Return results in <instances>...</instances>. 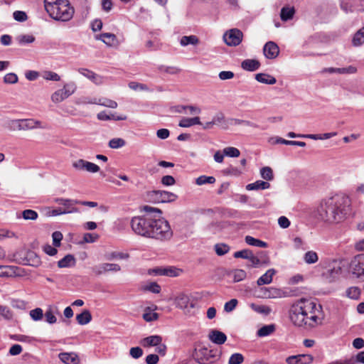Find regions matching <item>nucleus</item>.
Listing matches in <instances>:
<instances>
[{"mask_svg":"<svg viewBox=\"0 0 364 364\" xmlns=\"http://www.w3.org/2000/svg\"><path fill=\"white\" fill-rule=\"evenodd\" d=\"M238 301L236 299H232L229 301L226 302L224 306V311L226 312L232 311L237 306Z\"/></svg>","mask_w":364,"mask_h":364,"instance_id":"e2e57ef3","label":"nucleus"},{"mask_svg":"<svg viewBox=\"0 0 364 364\" xmlns=\"http://www.w3.org/2000/svg\"><path fill=\"white\" fill-rule=\"evenodd\" d=\"M143 318L147 322H151L157 320L159 318V314L157 313L151 312V309L148 307L146 309V312L143 314Z\"/></svg>","mask_w":364,"mask_h":364,"instance_id":"3c124183","label":"nucleus"},{"mask_svg":"<svg viewBox=\"0 0 364 364\" xmlns=\"http://www.w3.org/2000/svg\"><path fill=\"white\" fill-rule=\"evenodd\" d=\"M38 214L36 211L31 209L25 210L22 212V217L24 220H35L38 218Z\"/></svg>","mask_w":364,"mask_h":364,"instance_id":"49530a36","label":"nucleus"},{"mask_svg":"<svg viewBox=\"0 0 364 364\" xmlns=\"http://www.w3.org/2000/svg\"><path fill=\"white\" fill-rule=\"evenodd\" d=\"M6 128L10 131H21V119H11L6 122Z\"/></svg>","mask_w":364,"mask_h":364,"instance_id":"c03bdc74","label":"nucleus"},{"mask_svg":"<svg viewBox=\"0 0 364 364\" xmlns=\"http://www.w3.org/2000/svg\"><path fill=\"white\" fill-rule=\"evenodd\" d=\"M18 77L16 74L9 73L4 75V82L6 84H15L18 82Z\"/></svg>","mask_w":364,"mask_h":364,"instance_id":"4d7b16f0","label":"nucleus"},{"mask_svg":"<svg viewBox=\"0 0 364 364\" xmlns=\"http://www.w3.org/2000/svg\"><path fill=\"white\" fill-rule=\"evenodd\" d=\"M313 360L314 357L309 354H299L286 358L287 364H310Z\"/></svg>","mask_w":364,"mask_h":364,"instance_id":"f8f14e48","label":"nucleus"},{"mask_svg":"<svg viewBox=\"0 0 364 364\" xmlns=\"http://www.w3.org/2000/svg\"><path fill=\"white\" fill-rule=\"evenodd\" d=\"M352 43L354 46H360L364 43V26L354 34Z\"/></svg>","mask_w":364,"mask_h":364,"instance_id":"f704fd0d","label":"nucleus"},{"mask_svg":"<svg viewBox=\"0 0 364 364\" xmlns=\"http://www.w3.org/2000/svg\"><path fill=\"white\" fill-rule=\"evenodd\" d=\"M58 357L65 364H78L80 362L78 356L75 353H60Z\"/></svg>","mask_w":364,"mask_h":364,"instance_id":"aec40b11","label":"nucleus"},{"mask_svg":"<svg viewBox=\"0 0 364 364\" xmlns=\"http://www.w3.org/2000/svg\"><path fill=\"white\" fill-rule=\"evenodd\" d=\"M92 273L96 276H100L107 272H117L121 270V267L117 264L114 263H102L92 267Z\"/></svg>","mask_w":364,"mask_h":364,"instance_id":"9d476101","label":"nucleus"},{"mask_svg":"<svg viewBox=\"0 0 364 364\" xmlns=\"http://www.w3.org/2000/svg\"><path fill=\"white\" fill-rule=\"evenodd\" d=\"M352 274L364 281V254H359L354 257L350 262Z\"/></svg>","mask_w":364,"mask_h":364,"instance_id":"423d86ee","label":"nucleus"},{"mask_svg":"<svg viewBox=\"0 0 364 364\" xmlns=\"http://www.w3.org/2000/svg\"><path fill=\"white\" fill-rule=\"evenodd\" d=\"M14 18L18 22H24L28 19V16L26 12L22 11H16L13 14Z\"/></svg>","mask_w":364,"mask_h":364,"instance_id":"bf43d9fd","label":"nucleus"},{"mask_svg":"<svg viewBox=\"0 0 364 364\" xmlns=\"http://www.w3.org/2000/svg\"><path fill=\"white\" fill-rule=\"evenodd\" d=\"M255 79L258 82L267 85H274L277 82L274 77L267 73H257L255 75Z\"/></svg>","mask_w":364,"mask_h":364,"instance_id":"c85d7f7f","label":"nucleus"},{"mask_svg":"<svg viewBox=\"0 0 364 364\" xmlns=\"http://www.w3.org/2000/svg\"><path fill=\"white\" fill-rule=\"evenodd\" d=\"M230 250V247L224 243L216 244L215 245V251L219 256H223L228 253Z\"/></svg>","mask_w":364,"mask_h":364,"instance_id":"a18cd8bd","label":"nucleus"},{"mask_svg":"<svg viewBox=\"0 0 364 364\" xmlns=\"http://www.w3.org/2000/svg\"><path fill=\"white\" fill-rule=\"evenodd\" d=\"M17 40L21 45H25L34 42L35 37L32 35H21L17 38Z\"/></svg>","mask_w":364,"mask_h":364,"instance_id":"5fc2aeb1","label":"nucleus"},{"mask_svg":"<svg viewBox=\"0 0 364 364\" xmlns=\"http://www.w3.org/2000/svg\"><path fill=\"white\" fill-rule=\"evenodd\" d=\"M129 257V254L120 252H112L105 255V258L107 260L114 259H127Z\"/></svg>","mask_w":364,"mask_h":364,"instance_id":"4c0bfd02","label":"nucleus"},{"mask_svg":"<svg viewBox=\"0 0 364 364\" xmlns=\"http://www.w3.org/2000/svg\"><path fill=\"white\" fill-rule=\"evenodd\" d=\"M263 53L267 58L274 59L278 56L279 49L275 43L273 41H269L264 45L263 48Z\"/></svg>","mask_w":364,"mask_h":364,"instance_id":"ddd939ff","label":"nucleus"},{"mask_svg":"<svg viewBox=\"0 0 364 364\" xmlns=\"http://www.w3.org/2000/svg\"><path fill=\"white\" fill-rule=\"evenodd\" d=\"M125 141L122 138H114L109 141V146L112 149H119L125 145Z\"/></svg>","mask_w":364,"mask_h":364,"instance_id":"de8ad7c7","label":"nucleus"},{"mask_svg":"<svg viewBox=\"0 0 364 364\" xmlns=\"http://www.w3.org/2000/svg\"><path fill=\"white\" fill-rule=\"evenodd\" d=\"M246 277V272L243 269H237L233 273V281L238 282L243 280Z\"/></svg>","mask_w":364,"mask_h":364,"instance_id":"680f3d73","label":"nucleus"},{"mask_svg":"<svg viewBox=\"0 0 364 364\" xmlns=\"http://www.w3.org/2000/svg\"><path fill=\"white\" fill-rule=\"evenodd\" d=\"M269 187V183L258 180L254 183L247 184L246 186V189L247 191H257L268 189Z\"/></svg>","mask_w":364,"mask_h":364,"instance_id":"cd10ccee","label":"nucleus"},{"mask_svg":"<svg viewBox=\"0 0 364 364\" xmlns=\"http://www.w3.org/2000/svg\"><path fill=\"white\" fill-rule=\"evenodd\" d=\"M243 33L237 28H232L223 35V40L228 46H237L242 40Z\"/></svg>","mask_w":364,"mask_h":364,"instance_id":"0eeeda50","label":"nucleus"},{"mask_svg":"<svg viewBox=\"0 0 364 364\" xmlns=\"http://www.w3.org/2000/svg\"><path fill=\"white\" fill-rule=\"evenodd\" d=\"M276 271L274 269H268L263 275H262L257 281L258 286L269 284L272 282L273 276Z\"/></svg>","mask_w":364,"mask_h":364,"instance_id":"a878e982","label":"nucleus"},{"mask_svg":"<svg viewBox=\"0 0 364 364\" xmlns=\"http://www.w3.org/2000/svg\"><path fill=\"white\" fill-rule=\"evenodd\" d=\"M347 359V364H355L356 363H360L364 364V351H360L355 356H352Z\"/></svg>","mask_w":364,"mask_h":364,"instance_id":"37998d69","label":"nucleus"},{"mask_svg":"<svg viewBox=\"0 0 364 364\" xmlns=\"http://www.w3.org/2000/svg\"><path fill=\"white\" fill-rule=\"evenodd\" d=\"M180 43L182 46H186L188 45H196L198 43V38L196 36H183L180 41Z\"/></svg>","mask_w":364,"mask_h":364,"instance_id":"58836bf2","label":"nucleus"},{"mask_svg":"<svg viewBox=\"0 0 364 364\" xmlns=\"http://www.w3.org/2000/svg\"><path fill=\"white\" fill-rule=\"evenodd\" d=\"M99 238V235L96 233L87 232L84 234L83 240L85 242L92 243Z\"/></svg>","mask_w":364,"mask_h":364,"instance_id":"774afa93","label":"nucleus"},{"mask_svg":"<svg viewBox=\"0 0 364 364\" xmlns=\"http://www.w3.org/2000/svg\"><path fill=\"white\" fill-rule=\"evenodd\" d=\"M272 144H282L285 145L298 146L301 147H304L306 146V143L304 141L286 140L278 136L272 139Z\"/></svg>","mask_w":364,"mask_h":364,"instance_id":"c756f323","label":"nucleus"},{"mask_svg":"<svg viewBox=\"0 0 364 364\" xmlns=\"http://www.w3.org/2000/svg\"><path fill=\"white\" fill-rule=\"evenodd\" d=\"M129 87L133 90H149L148 87L145 84L136 82H131L129 83Z\"/></svg>","mask_w":364,"mask_h":364,"instance_id":"0e129e2a","label":"nucleus"},{"mask_svg":"<svg viewBox=\"0 0 364 364\" xmlns=\"http://www.w3.org/2000/svg\"><path fill=\"white\" fill-rule=\"evenodd\" d=\"M223 153L225 156L230 157H238L240 152L238 149L235 147L228 146L223 149Z\"/></svg>","mask_w":364,"mask_h":364,"instance_id":"864d4df0","label":"nucleus"},{"mask_svg":"<svg viewBox=\"0 0 364 364\" xmlns=\"http://www.w3.org/2000/svg\"><path fill=\"white\" fill-rule=\"evenodd\" d=\"M215 182V178L213 176H207L205 175L200 176L196 179V183L198 186H203L205 184H213Z\"/></svg>","mask_w":364,"mask_h":364,"instance_id":"ea45409f","label":"nucleus"},{"mask_svg":"<svg viewBox=\"0 0 364 364\" xmlns=\"http://www.w3.org/2000/svg\"><path fill=\"white\" fill-rule=\"evenodd\" d=\"M45 9L55 21H68L74 15V8L68 0H45Z\"/></svg>","mask_w":364,"mask_h":364,"instance_id":"20e7f679","label":"nucleus"},{"mask_svg":"<svg viewBox=\"0 0 364 364\" xmlns=\"http://www.w3.org/2000/svg\"><path fill=\"white\" fill-rule=\"evenodd\" d=\"M252 250L248 249H245L240 251L235 252L234 253V257L235 258H242L247 259L250 257V254L252 253Z\"/></svg>","mask_w":364,"mask_h":364,"instance_id":"052dcab7","label":"nucleus"},{"mask_svg":"<svg viewBox=\"0 0 364 364\" xmlns=\"http://www.w3.org/2000/svg\"><path fill=\"white\" fill-rule=\"evenodd\" d=\"M162 342V337L158 335L150 336L143 338L140 343L144 348L156 346Z\"/></svg>","mask_w":364,"mask_h":364,"instance_id":"6ab92c4d","label":"nucleus"},{"mask_svg":"<svg viewBox=\"0 0 364 364\" xmlns=\"http://www.w3.org/2000/svg\"><path fill=\"white\" fill-rule=\"evenodd\" d=\"M244 361V356L239 353L231 355L229 358L228 364H241Z\"/></svg>","mask_w":364,"mask_h":364,"instance_id":"603ef678","label":"nucleus"},{"mask_svg":"<svg viewBox=\"0 0 364 364\" xmlns=\"http://www.w3.org/2000/svg\"><path fill=\"white\" fill-rule=\"evenodd\" d=\"M357 0H341V7L346 13L364 11V5H357Z\"/></svg>","mask_w":364,"mask_h":364,"instance_id":"4468645a","label":"nucleus"},{"mask_svg":"<svg viewBox=\"0 0 364 364\" xmlns=\"http://www.w3.org/2000/svg\"><path fill=\"white\" fill-rule=\"evenodd\" d=\"M96 40H100L110 47L117 46L119 42L117 36L111 33H103L95 36Z\"/></svg>","mask_w":364,"mask_h":364,"instance_id":"dca6fc26","label":"nucleus"},{"mask_svg":"<svg viewBox=\"0 0 364 364\" xmlns=\"http://www.w3.org/2000/svg\"><path fill=\"white\" fill-rule=\"evenodd\" d=\"M323 72L338 74H353L357 72V68L352 65L347 68H327L323 70Z\"/></svg>","mask_w":364,"mask_h":364,"instance_id":"412c9836","label":"nucleus"},{"mask_svg":"<svg viewBox=\"0 0 364 364\" xmlns=\"http://www.w3.org/2000/svg\"><path fill=\"white\" fill-rule=\"evenodd\" d=\"M77 71L79 73H80L81 75H82L83 76L90 80L97 85H100L103 82L102 77L95 73L93 71L90 70L80 68L77 69Z\"/></svg>","mask_w":364,"mask_h":364,"instance_id":"f3484780","label":"nucleus"},{"mask_svg":"<svg viewBox=\"0 0 364 364\" xmlns=\"http://www.w3.org/2000/svg\"><path fill=\"white\" fill-rule=\"evenodd\" d=\"M75 89L76 86L75 83H70L65 85L60 90L63 91V93L67 99L69 96L74 93Z\"/></svg>","mask_w":364,"mask_h":364,"instance_id":"8fccbe9b","label":"nucleus"},{"mask_svg":"<svg viewBox=\"0 0 364 364\" xmlns=\"http://www.w3.org/2000/svg\"><path fill=\"white\" fill-rule=\"evenodd\" d=\"M92 320L90 311L85 309L81 314L76 316V321L80 325H86Z\"/></svg>","mask_w":364,"mask_h":364,"instance_id":"2f4dec72","label":"nucleus"},{"mask_svg":"<svg viewBox=\"0 0 364 364\" xmlns=\"http://www.w3.org/2000/svg\"><path fill=\"white\" fill-rule=\"evenodd\" d=\"M350 200L344 195L336 194L321 200L317 208L321 220L328 223H338L347 217Z\"/></svg>","mask_w":364,"mask_h":364,"instance_id":"7ed1b4c3","label":"nucleus"},{"mask_svg":"<svg viewBox=\"0 0 364 364\" xmlns=\"http://www.w3.org/2000/svg\"><path fill=\"white\" fill-rule=\"evenodd\" d=\"M260 63L255 59H247L242 62L241 67L247 71H255L259 69Z\"/></svg>","mask_w":364,"mask_h":364,"instance_id":"bb28decb","label":"nucleus"},{"mask_svg":"<svg viewBox=\"0 0 364 364\" xmlns=\"http://www.w3.org/2000/svg\"><path fill=\"white\" fill-rule=\"evenodd\" d=\"M176 306L187 312L190 311L196 306V301L188 295L183 293L179 294L175 299Z\"/></svg>","mask_w":364,"mask_h":364,"instance_id":"1a4fd4ad","label":"nucleus"},{"mask_svg":"<svg viewBox=\"0 0 364 364\" xmlns=\"http://www.w3.org/2000/svg\"><path fill=\"white\" fill-rule=\"evenodd\" d=\"M65 99L66 97H65L64 94L63 93V91L60 89L53 92L51 95V100L54 103H59Z\"/></svg>","mask_w":364,"mask_h":364,"instance_id":"6e6d98bb","label":"nucleus"},{"mask_svg":"<svg viewBox=\"0 0 364 364\" xmlns=\"http://www.w3.org/2000/svg\"><path fill=\"white\" fill-rule=\"evenodd\" d=\"M53 245L55 247H59L63 239V234L59 231H55L52 234Z\"/></svg>","mask_w":364,"mask_h":364,"instance_id":"69168bd1","label":"nucleus"},{"mask_svg":"<svg viewBox=\"0 0 364 364\" xmlns=\"http://www.w3.org/2000/svg\"><path fill=\"white\" fill-rule=\"evenodd\" d=\"M149 199L154 203H170L175 201L178 196L175 193L166 191H152L148 193Z\"/></svg>","mask_w":364,"mask_h":364,"instance_id":"39448f33","label":"nucleus"},{"mask_svg":"<svg viewBox=\"0 0 364 364\" xmlns=\"http://www.w3.org/2000/svg\"><path fill=\"white\" fill-rule=\"evenodd\" d=\"M318 260L317 253L313 250L307 251L304 255V261L308 264H315Z\"/></svg>","mask_w":364,"mask_h":364,"instance_id":"c9c22d12","label":"nucleus"},{"mask_svg":"<svg viewBox=\"0 0 364 364\" xmlns=\"http://www.w3.org/2000/svg\"><path fill=\"white\" fill-rule=\"evenodd\" d=\"M247 259L251 262V264L249 265V267H257L259 264H268L269 262V259L267 257L265 259H260L258 257L255 256L252 252L250 254L249 259Z\"/></svg>","mask_w":364,"mask_h":364,"instance_id":"e433bc0d","label":"nucleus"},{"mask_svg":"<svg viewBox=\"0 0 364 364\" xmlns=\"http://www.w3.org/2000/svg\"><path fill=\"white\" fill-rule=\"evenodd\" d=\"M97 105H100L103 107H109L112 109H115L117 107V102L107 99V98H100L98 100V102H97Z\"/></svg>","mask_w":364,"mask_h":364,"instance_id":"79ce46f5","label":"nucleus"},{"mask_svg":"<svg viewBox=\"0 0 364 364\" xmlns=\"http://www.w3.org/2000/svg\"><path fill=\"white\" fill-rule=\"evenodd\" d=\"M156 272L159 275H165L168 277H177L182 272V270L174 267H169L166 268H159L156 270Z\"/></svg>","mask_w":364,"mask_h":364,"instance_id":"b1692460","label":"nucleus"},{"mask_svg":"<svg viewBox=\"0 0 364 364\" xmlns=\"http://www.w3.org/2000/svg\"><path fill=\"white\" fill-rule=\"evenodd\" d=\"M19 268L16 266H0V277H15L19 275Z\"/></svg>","mask_w":364,"mask_h":364,"instance_id":"4be33fe9","label":"nucleus"},{"mask_svg":"<svg viewBox=\"0 0 364 364\" xmlns=\"http://www.w3.org/2000/svg\"><path fill=\"white\" fill-rule=\"evenodd\" d=\"M55 202L63 206V210L65 214L77 213L80 212V209L75 206L80 203L78 200L57 198Z\"/></svg>","mask_w":364,"mask_h":364,"instance_id":"6e6552de","label":"nucleus"},{"mask_svg":"<svg viewBox=\"0 0 364 364\" xmlns=\"http://www.w3.org/2000/svg\"><path fill=\"white\" fill-rule=\"evenodd\" d=\"M360 294V290L358 287H352L347 289L346 295L348 297L353 299H358Z\"/></svg>","mask_w":364,"mask_h":364,"instance_id":"09e8293b","label":"nucleus"},{"mask_svg":"<svg viewBox=\"0 0 364 364\" xmlns=\"http://www.w3.org/2000/svg\"><path fill=\"white\" fill-rule=\"evenodd\" d=\"M295 14L294 7L284 6L281 9L280 17L283 21H287L293 18Z\"/></svg>","mask_w":364,"mask_h":364,"instance_id":"7c9ffc66","label":"nucleus"},{"mask_svg":"<svg viewBox=\"0 0 364 364\" xmlns=\"http://www.w3.org/2000/svg\"><path fill=\"white\" fill-rule=\"evenodd\" d=\"M289 319L296 326L314 328L324 319L322 306L311 299H300L291 305Z\"/></svg>","mask_w":364,"mask_h":364,"instance_id":"f03ea898","label":"nucleus"},{"mask_svg":"<svg viewBox=\"0 0 364 364\" xmlns=\"http://www.w3.org/2000/svg\"><path fill=\"white\" fill-rule=\"evenodd\" d=\"M30 316L34 321H40L43 316V310L41 308H36L30 311Z\"/></svg>","mask_w":364,"mask_h":364,"instance_id":"13d9d810","label":"nucleus"},{"mask_svg":"<svg viewBox=\"0 0 364 364\" xmlns=\"http://www.w3.org/2000/svg\"><path fill=\"white\" fill-rule=\"evenodd\" d=\"M261 177L266 181H272L274 179V174L272 169L269 166H265L260 170Z\"/></svg>","mask_w":364,"mask_h":364,"instance_id":"a19ab883","label":"nucleus"},{"mask_svg":"<svg viewBox=\"0 0 364 364\" xmlns=\"http://www.w3.org/2000/svg\"><path fill=\"white\" fill-rule=\"evenodd\" d=\"M196 124H202L199 117H183L178 123V126L183 128H188Z\"/></svg>","mask_w":364,"mask_h":364,"instance_id":"5701e85b","label":"nucleus"},{"mask_svg":"<svg viewBox=\"0 0 364 364\" xmlns=\"http://www.w3.org/2000/svg\"><path fill=\"white\" fill-rule=\"evenodd\" d=\"M144 289L152 293L158 294L161 291V287L156 282H151L144 287Z\"/></svg>","mask_w":364,"mask_h":364,"instance_id":"338daca9","label":"nucleus"},{"mask_svg":"<svg viewBox=\"0 0 364 364\" xmlns=\"http://www.w3.org/2000/svg\"><path fill=\"white\" fill-rule=\"evenodd\" d=\"M21 119V131L30 130L33 129H44L42 122L34 119Z\"/></svg>","mask_w":364,"mask_h":364,"instance_id":"2eb2a0df","label":"nucleus"},{"mask_svg":"<svg viewBox=\"0 0 364 364\" xmlns=\"http://www.w3.org/2000/svg\"><path fill=\"white\" fill-rule=\"evenodd\" d=\"M132 231L137 235L159 242L169 241L173 232L164 218H154L150 215L133 217L130 221Z\"/></svg>","mask_w":364,"mask_h":364,"instance_id":"f257e3e1","label":"nucleus"},{"mask_svg":"<svg viewBox=\"0 0 364 364\" xmlns=\"http://www.w3.org/2000/svg\"><path fill=\"white\" fill-rule=\"evenodd\" d=\"M76 264V259L73 255L68 254L63 259L58 262V267L59 268H68L74 267Z\"/></svg>","mask_w":364,"mask_h":364,"instance_id":"393cba45","label":"nucleus"},{"mask_svg":"<svg viewBox=\"0 0 364 364\" xmlns=\"http://www.w3.org/2000/svg\"><path fill=\"white\" fill-rule=\"evenodd\" d=\"M275 329L276 328L274 324L265 325L257 331V334L259 337L268 336L274 332Z\"/></svg>","mask_w":364,"mask_h":364,"instance_id":"72a5a7b5","label":"nucleus"},{"mask_svg":"<svg viewBox=\"0 0 364 364\" xmlns=\"http://www.w3.org/2000/svg\"><path fill=\"white\" fill-rule=\"evenodd\" d=\"M245 242L251 246L259 247L266 248L268 247L267 242L262 241L260 240L256 239L252 236L247 235L245 238Z\"/></svg>","mask_w":364,"mask_h":364,"instance_id":"473e14b6","label":"nucleus"},{"mask_svg":"<svg viewBox=\"0 0 364 364\" xmlns=\"http://www.w3.org/2000/svg\"><path fill=\"white\" fill-rule=\"evenodd\" d=\"M73 167L77 171H85L89 173H97L100 171L99 166L84 159H78L74 161Z\"/></svg>","mask_w":364,"mask_h":364,"instance_id":"9b49d317","label":"nucleus"},{"mask_svg":"<svg viewBox=\"0 0 364 364\" xmlns=\"http://www.w3.org/2000/svg\"><path fill=\"white\" fill-rule=\"evenodd\" d=\"M209 339L214 343L218 345L223 344L226 340V335L218 330H212L209 333Z\"/></svg>","mask_w":364,"mask_h":364,"instance_id":"a211bd4d","label":"nucleus"}]
</instances>
